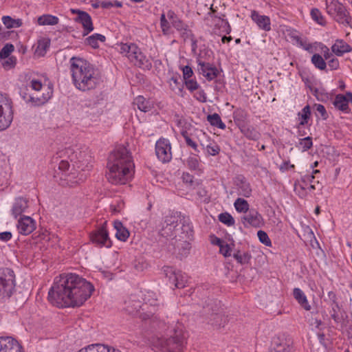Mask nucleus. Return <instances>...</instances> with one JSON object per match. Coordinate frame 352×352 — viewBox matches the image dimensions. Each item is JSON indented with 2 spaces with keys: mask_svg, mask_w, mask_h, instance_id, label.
Segmentation results:
<instances>
[{
  "mask_svg": "<svg viewBox=\"0 0 352 352\" xmlns=\"http://www.w3.org/2000/svg\"><path fill=\"white\" fill-rule=\"evenodd\" d=\"M94 291V285L79 275L61 274L50 289L48 298L58 307H80Z\"/></svg>",
  "mask_w": 352,
  "mask_h": 352,
  "instance_id": "1",
  "label": "nucleus"
},
{
  "mask_svg": "<svg viewBox=\"0 0 352 352\" xmlns=\"http://www.w3.org/2000/svg\"><path fill=\"white\" fill-rule=\"evenodd\" d=\"M133 166V163L129 151L124 146H119L109 155V172L106 177L112 184H124L131 177Z\"/></svg>",
  "mask_w": 352,
  "mask_h": 352,
  "instance_id": "2",
  "label": "nucleus"
},
{
  "mask_svg": "<svg viewBox=\"0 0 352 352\" xmlns=\"http://www.w3.org/2000/svg\"><path fill=\"white\" fill-rule=\"evenodd\" d=\"M70 63L73 82L78 89L88 91L98 86L100 82V78L89 63L76 57H72Z\"/></svg>",
  "mask_w": 352,
  "mask_h": 352,
  "instance_id": "3",
  "label": "nucleus"
},
{
  "mask_svg": "<svg viewBox=\"0 0 352 352\" xmlns=\"http://www.w3.org/2000/svg\"><path fill=\"white\" fill-rule=\"evenodd\" d=\"M185 336L183 327L177 324L168 330L166 336H154L151 344L157 352H183Z\"/></svg>",
  "mask_w": 352,
  "mask_h": 352,
  "instance_id": "4",
  "label": "nucleus"
},
{
  "mask_svg": "<svg viewBox=\"0 0 352 352\" xmlns=\"http://www.w3.org/2000/svg\"><path fill=\"white\" fill-rule=\"evenodd\" d=\"M180 218V212H175L165 217L164 222L162 228L159 232L160 236L164 238H171L170 245L173 248H170L169 251H172L173 254H177L178 249L177 244L178 241V232H179V221Z\"/></svg>",
  "mask_w": 352,
  "mask_h": 352,
  "instance_id": "5",
  "label": "nucleus"
},
{
  "mask_svg": "<svg viewBox=\"0 0 352 352\" xmlns=\"http://www.w3.org/2000/svg\"><path fill=\"white\" fill-rule=\"evenodd\" d=\"M178 228L179 232H178L179 243L177 244L178 249L177 255L185 256L188 254L190 248V244L188 241L192 240L194 233L193 227L190 219L180 214Z\"/></svg>",
  "mask_w": 352,
  "mask_h": 352,
  "instance_id": "6",
  "label": "nucleus"
},
{
  "mask_svg": "<svg viewBox=\"0 0 352 352\" xmlns=\"http://www.w3.org/2000/svg\"><path fill=\"white\" fill-rule=\"evenodd\" d=\"M15 274L10 268L0 269V300L9 298L16 291Z\"/></svg>",
  "mask_w": 352,
  "mask_h": 352,
  "instance_id": "7",
  "label": "nucleus"
},
{
  "mask_svg": "<svg viewBox=\"0 0 352 352\" xmlns=\"http://www.w3.org/2000/svg\"><path fill=\"white\" fill-rule=\"evenodd\" d=\"M326 10L336 21L344 25L350 24L351 18L345 6L338 0H326Z\"/></svg>",
  "mask_w": 352,
  "mask_h": 352,
  "instance_id": "8",
  "label": "nucleus"
},
{
  "mask_svg": "<svg viewBox=\"0 0 352 352\" xmlns=\"http://www.w3.org/2000/svg\"><path fill=\"white\" fill-rule=\"evenodd\" d=\"M13 103L11 99L0 94V131L8 129L13 120Z\"/></svg>",
  "mask_w": 352,
  "mask_h": 352,
  "instance_id": "9",
  "label": "nucleus"
},
{
  "mask_svg": "<svg viewBox=\"0 0 352 352\" xmlns=\"http://www.w3.org/2000/svg\"><path fill=\"white\" fill-rule=\"evenodd\" d=\"M162 270L170 285L179 289L186 287L188 280L187 276L185 274L182 273L181 271H176L170 266H164Z\"/></svg>",
  "mask_w": 352,
  "mask_h": 352,
  "instance_id": "10",
  "label": "nucleus"
},
{
  "mask_svg": "<svg viewBox=\"0 0 352 352\" xmlns=\"http://www.w3.org/2000/svg\"><path fill=\"white\" fill-rule=\"evenodd\" d=\"M155 153L162 163L169 162L172 159L170 142L165 138L159 139L155 144Z\"/></svg>",
  "mask_w": 352,
  "mask_h": 352,
  "instance_id": "11",
  "label": "nucleus"
},
{
  "mask_svg": "<svg viewBox=\"0 0 352 352\" xmlns=\"http://www.w3.org/2000/svg\"><path fill=\"white\" fill-rule=\"evenodd\" d=\"M107 222L105 221L100 228L94 231L90 238L94 243L102 247L105 246L110 248L111 246V241L109 237L108 232L106 229Z\"/></svg>",
  "mask_w": 352,
  "mask_h": 352,
  "instance_id": "12",
  "label": "nucleus"
},
{
  "mask_svg": "<svg viewBox=\"0 0 352 352\" xmlns=\"http://www.w3.org/2000/svg\"><path fill=\"white\" fill-rule=\"evenodd\" d=\"M0 352H24L19 342L12 337H0Z\"/></svg>",
  "mask_w": 352,
  "mask_h": 352,
  "instance_id": "13",
  "label": "nucleus"
},
{
  "mask_svg": "<svg viewBox=\"0 0 352 352\" xmlns=\"http://www.w3.org/2000/svg\"><path fill=\"white\" fill-rule=\"evenodd\" d=\"M17 228L19 232L23 235L32 233L35 229V223L32 218L23 216L18 221Z\"/></svg>",
  "mask_w": 352,
  "mask_h": 352,
  "instance_id": "14",
  "label": "nucleus"
},
{
  "mask_svg": "<svg viewBox=\"0 0 352 352\" xmlns=\"http://www.w3.org/2000/svg\"><path fill=\"white\" fill-rule=\"evenodd\" d=\"M198 65L199 72L205 76L208 80L214 79L219 74L217 68L209 63L199 61Z\"/></svg>",
  "mask_w": 352,
  "mask_h": 352,
  "instance_id": "15",
  "label": "nucleus"
},
{
  "mask_svg": "<svg viewBox=\"0 0 352 352\" xmlns=\"http://www.w3.org/2000/svg\"><path fill=\"white\" fill-rule=\"evenodd\" d=\"M243 216V223L245 226L247 222L250 226L255 228L260 227L263 223V217L259 212L255 209H251Z\"/></svg>",
  "mask_w": 352,
  "mask_h": 352,
  "instance_id": "16",
  "label": "nucleus"
},
{
  "mask_svg": "<svg viewBox=\"0 0 352 352\" xmlns=\"http://www.w3.org/2000/svg\"><path fill=\"white\" fill-rule=\"evenodd\" d=\"M76 22L80 23L83 27V36L93 31L94 25L91 16L86 12H78V16L76 18Z\"/></svg>",
  "mask_w": 352,
  "mask_h": 352,
  "instance_id": "17",
  "label": "nucleus"
},
{
  "mask_svg": "<svg viewBox=\"0 0 352 352\" xmlns=\"http://www.w3.org/2000/svg\"><path fill=\"white\" fill-rule=\"evenodd\" d=\"M251 19L256 23L259 28L265 31H270L271 30V22L269 16L261 15L257 11L252 10Z\"/></svg>",
  "mask_w": 352,
  "mask_h": 352,
  "instance_id": "18",
  "label": "nucleus"
},
{
  "mask_svg": "<svg viewBox=\"0 0 352 352\" xmlns=\"http://www.w3.org/2000/svg\"><path fill=\"white\" fill-rule=\"evenodd\" d=\"M270 352H293L290 344L283 338H274Z\"/></svg>",
  "mask_w": 352,
  "mask_h": 352,
  "instance_id": "19",
  "label": "nucleus"
},
{
  "mask_svg": "<svg viewBox=\"0 0 352 352\" xmlns=\"http://www.w3.org/2000/svg\"><path fill=\"white\" fill-rule=\"evenodd\" d=\"M28 208V200L23 197H19L15 199L12 209V215L16 218L21 215Z\"/></svg>",
  "mask_w": 352,
  "mask_h": 352,
  "instance_id": "20",
  "label": "nucleus"
},
{
  "mask_svg": "<svg viewBox=\"0 0 352 352\" xmlns=\"http://www.w3.org/2000/svg\"><path fill=\"white\" fill-rule=\"evenodd\" d=\"M241 132L248 139L252 140H257L260 138V133L249 123L242 125L239 128Z\"/></svg>",
  "mask_w": 352,
  "mask_h": 352,
  "instance_id": "21",
  "label": "nucleus"
},
{
  "mask_svg": "<svg viewBox=\"0 0 352 352\" xmlns=\"http://www.w3.org/2000/svg\"><path fill=\"white\" fill-rule=\"evenodd\" d=\"M138 49L139 47L134 43H121L120 45V53L126 56L130 61L135 57V54Z\"/></svg>",
  "mask_w": 352,
  "mask_h": 352,
  "instance_id": "22",
  "label": "nucleus"
},
{
  "mask_svg": "<svg viewBox=\"0 0 352 352\" xmlns=\"http://www.w3.org/2000/svg\"><path fill=\"white\" fill-rule=\"evenodd\" d=\"M248 114L247 111L241 108L236 109L233 113L234 122L239 128H241L242 125H245L248 123Z\"/></svg>",
  "mask_w": 352,
  "mask_h": 352,
  "instance_id": "23",
  "label": "nucleus"
},
{
  "mask_svg": "<svg viewBox=\"0 0 352 352\" xmlns=\"http://www.w3.org/2000/svg\"><path fill=\"white\" fill-rule=\"evenodd\" d=\"M349 99L346 95L338 94L336 95L335 100L333 101V105L338 109L344 111L349 112Z\"/></svg>",
  "mask_w": 352,
  "mask_h": 352,
  "instance_id": "24",
  "label": "nucleus"
},
{
  "mask_svg": "<svg viewBox=\"0 0 352 352\" xmlns=\"http://www.w3.org/2000/svg\"><path fill=\"white\" fill-rule=\"evenodd\" d=\"M113 226L116 230V238L120 241H126L129 236V232L123 226L122 223L118 220L115 221Z\"/></svg>",
  "mask_w": 352,
  "mask_h": 352,
  "instance_id": "25",
  "label": "nucleus"
},
{
  "mask_svg": "<svg viewBox=\"0 0 352 352\" xmlns=\"http://www.w3.org/2000/svg\"><path fill=\"white\" fill-rule=\"evenodd\" d=\"M331 50L337 56H341L344 53L350 52L352 50V47L342 41H337L332 45Z\"/></svg>",
  "mask_w": 352,
  "mask_h": 352,
  "instance_id": "26",
  "label": "nucleus"
},
{
  "mask_svg": "<svg viewBox=\"0 0 352 352\" xmlns=\"http://www.w3.org/2000/svg\"><path fill=\"white\" fill-rule=\"evenodd\" d=\"M239 194L245 197H249L251 195L252 188L250 184L243 178H238L236 182Z\"/></svg>",
  "mask_w": 352,
  "mask_h": 352,
  "instance_id": "27",
  "label": "nucleus"
},
{
  "mask_svg": "<svg viewBox=\"0 0 352 352\" xmlns=\"http://www.w3.org/2000/svg\"><path fill=\"white\" fill-rule=\"evenodd\" d=\"M293 295L294 298L305 310L309 311L311 309V306L308 303L307 297L300 289L294 288Z\"/></svg>",
  "mask_w": 352,
  "mask_h": 352,
  "instance_id": "28",
  "label": "nucleus"
},
{
  "mask_svg": "<svg viewBox=\"0 0 352 352\" xmlns=\"http://www.w3.org/2000/svg\"><path fill=\"white\" fill-rule=\"evenodd\" d=\"M39 25H54L58 23L59 19L57 16L51 14H43L38 18Z\"/></svg>",
  "mask_w": 352,
  "mask_h": 352,
  "instance_id": "29",
  "label": "nucleus"
},
{
  "mask_svg": "<svg viewBox=\"0 0 352 352\" xmlns=\"http://www.w3.org/2000/svg\"><path fill=\"white\" fill-rule=\"evenodd\" d=\"M298 116L300 118V122L298 123V127H301L307 124L311 117V108L309 104L306 105L300 112L298 113Z\"/></svg>",
  "mask_w": 352,
  "mask_h": 352,
  "instance_id": "30",
  "label": "nucleus"
},
{
  "mask_svg": "<svg viewBox=\"0 0 352 352\" xmlns=\"http://www.w3.org/2000/svg\"><path fill=\"white\" fill-rule=\"evenodd\" d=\"M134 103L137 104L138 108L143 112H148L153 107L151 102L142 96H138L135 99Z\"/></svg>",
  "mask_w": 352,
  "mask_h": 352,
  "instance_id": "31",
  "label": "nucleus"
},
{
  "mask_svg": "<svg viewBox=\"0 0 352 352\" xmlns=\"http://www.w3.org/2000/svg\"><path fill=\"white\" fill-rule=\"evenodd\" d=\"M105 36L100 34H94L89 36L85 39V43L88 45L91 46L93 48L96 49L99 47L98 41L101 42L105 41Z\"/></svg>",
  "mask_w": 352,
  "mask_h": 352,
  "instance_id": "32",
  "label": "nucleus"
},
{
  "mask_svg": "<svg viewBox=\"0 0 352 352\" xmlns=\"http://www.w3.org/2000/svg\"><path fill=\"white\" fill-rule=\"evenodd\" d=\"M81 352H110V348L107 345L95 344L81 349Z\"/></svg>",
  "mask_w": 352,
  "mask_h": 352,
  "instance_id": "33",
  "label": "nucleus"
},
{
  "mask_svg": "<svg viewBox=\"0 0 352 352\" xmlns=\"http://www.w3.org/2000/svg\"><path fill=\"white\" fill-rule=\"evenodd\" d=\"M208 121L212 126H217L221 129H226V124L222 122L221 117L218 113H213L208 115L207 117Z\"/></svg>",
  "mask_w": 352,
  "mask_h": 352,
  "instance_id": "34",
  "label": "nucleus"
},
{
  "mask_svg": "<svg viewBox=\"0 0 352 352\" xmlns=\"http://www.w3.org/2000/svg\"><path fill=\"white\" fill-rule=\"evenodd\" d=\"M2 21L7 28H19L23 24L21 19H14L10 16H3Z\"/></svg>",
  "mask_w": 352,
  "mask_h": 352,
  "instance_id": "35",
  "label": "nucleus"
},
{
  "mask_svg": "<svg viewBox=\"0 0 352 352\" xmlns=\"http://www.w3.org/2000/svg\"><path fill=\"white\" fill-rule=\"evenodd\" d=\"M311 62L314 66L320 69L325 70L327 68V63L324 58L318 54H314L311 57Z\"/></svg>",
  "mask_w": 352,
  "mask_h": 352,
  "instance_id": "36",
  "label": "nucleus"
},
{
  "mask_svg": "<svg viewBox=\"0 0 352 352\" xmlns=\"http://www.w3.org/2000/svg\"><path fill=\"white\" fill-rule=\"evenodd\" d=\"M177 77H172L170 80V86L171 89L177 94L183 96V84H181Z\"/></svg>",
  "mask_w": 352,
  "mask_h": 352,
  "instance_id": "37",
  "label": "nucleus"
},
{
  "mask_svg": "<svg viewBox=\"0 0 352 352\" xmlns=\"http://www.w3.org/2000/svg\"><path fill=\"white\" fill-rule=\"evenodd\" d=\"M233 256L241 265L248 263L251 258V255L248 252L241 253L239 250L233 254Z\"/></svg>",
  "mask_w": 352,
  "mask_h": 352,
  "instance_id": "38",
  "label": "nucleus"
},
{
  "mask_svg": "<svg viewBox=\"0 0 352 352\" xmlns=\"http://www.w3.org/2000/svg\"><path fill=\"white\" fill-rule=\"evenodd\" d=\"M236 210L239 212H247L249 210V204L246 200L238 198L234 202Z\"/></svg>",
  "mask_w": 352,
  "mask_h": 352,
  "instance_id": "39",
  "label": "nucleus"
},
{
  "mask_svg": "<svg viewBox=\"0 0 352 352\" xmlns=\"http://www.w3.org/2000/svg\"><path fill=\"white\" fill-rule=\"evenodd\" d=\"M339 310L340 307L338 303L332 305V313L331 314V317L335 321L336 323L342 324L344 320L342 316L339 315L338 312Z\"/></svg>",
  "mask_w": 352,
  "mask_h": 352,
  "instance_id": "40",
  "label": "nucleus"
},
{
  "mask_svg": "<svg viewBox=\"0 0 352 352\" xmlns=\"http://www.w3.org/2000/svg\"><path fill=\"white\" fill-rule=\"evenodd\" d=\"M311 18L316 22H317L318 24H320L321 25H325V23H326L325 20H324L323 16L322 15L320 11L318 9L313 8L311 10Z\"/></svg>",
  "mask_w": 352,
  "mask_h": 352,
  "instance_id": "41",
  "label": "nucleus"
},
{
  "mask_svg": "<svg viewBox=\"0 0 352 352\" xmlns=\"http://www.w3.org/2000/svg\"><path fill=\"white\" fill-rule=\"evenodd\" d=\"M50 41L47 38H42L38 40L36 51L42 55L46 52L47 49L50 47Z\"/></svg>",
  "mask_w": 352,
  "mask_h": 352,
  "instance_id": "42",
  "label": "nucleus"
},
{
  "mask_svg": "<svg viewBox=\"0 0 352 352\" xmlns=\"http://www.w3.org/2000/svg\"><path fill=\"white\" fill-rule=\"evenodd\" d=\"M51 96L47 94V96H43L41 98L39 97H33L31 96H29L28 102H31L35 106H39L41 104H45L50 98Z\"/></svg>",
  "mask_w": 352,
  "mask_h": 352,
  "instance_id": "43",
  "label": "nucleus"
},
{
  "mask_svg": "<svg viewBox=\"0 0 352 352\" xmlns=\"http://www.w3.org/2000/svg\"><path fill=\"white\" fill-rule=\"evenodd\" d=\"M126 311L131 314H133L135 313H137L140 311V309L142 308V305L140 302H135L133 303V301L129 300V302H126Z\"/></svg>",
  "mask_w": 352,
  "mask_h": 352,
  "instance_id": "44",
  "label": "nucleus"
},
{
  "mask_svg": "<svg viewBox=\"0 0 352 352\" xmlns=\"http://www.w3.org/2000/svg\"><path fill=\"white\" fill-rule=\"evenodd\" d=\"M219 220L221 223L227 225L228 226H231L234 224V218L232 217V216L231 214H230L228 212L221 213L219 215Z\"/></svg>",
  "mask_w": 352,
  "mask_h": 352,
  "instance_id": "45",
  "label": "nucleus"
},
{
  "mask_svg": "<svg viewBox=\"0 0 352 352\" xmlns=\"http://www.w3.org/2000/svg\"><path fill=\"white\" fill-rule=\"evenodd\" d=\"M14 47L12 44H6L0 51V58L6 59V58L9 57L10 54L14 51Z\"/></svg>",
  "mask_w": 352,
  "mask_h": 352,
  "instance_id": "46",
  "label": "nucleus"
},
{
  "mask_svg": "<svg viewBox=\"0 0 352 352\" xmlns=\"http://www.w3.org/2000/svg\"><path fill=\"white\" fill-rule=\"evenodd\" d=\"M160 26L162 28V31L163 34L168 35L170 33V26L169 25V22L166 19L165 14H162L160 16Z\"/></svg>",
  "mask_w": 352,
  "mask_h": 352,
  "instance_id": "47",
  "label": "nucleus"
},
{
  "mask_svg": "<svg viewBox=\"0 0 352 352\" xmlns=\"http://www.w3.org/2000/svg\"><path fill=\"white\" fill-rule=\"evenodd\" d=\"M142 58L139 63L136 66L143 69L150 70L152 68V63L151 61L146 58V56L144 54V56H140Z\"/></svg>",
  "mask_w": 352,
  "mask_h": 352,
  "instance_id": "48",
  "label": "nucleus"
},
{
  "mask_svg": "<svg viewBox=\"0 0 352 352\" xmlns=\"http://www.w3.org/2000/svg\"><path fill=\"white\" fill-rule=\"evenodd\" d=\"M75 178V173H71L69 174L63 173L61 175V179L66 181L67 185L69 186H73L78 183V180H74Z\"/></svg>",
  "mask_w": 352,
  "mask_h": 352,
  "instance_id": "49",
  "label": "nucleus"
},
{
  "mask_svg": "<svg viewBox=\"0 0 352 352\" xmlns=\"http://www.w3.org/2000/svg\"><path fill=\"white\" fill-rule=\"evenodd\" d=\"M299 144L304 151L310 149L313 146L312 138L309 136L300 140Z\"/></svg>",
  "mask_w": 352,
  "mask_h": 352,
  "instance_id": "50",
  "label": "nucleus"
},
{
  "mask_svg": "<svg viewBox=\"0 0 352 352\" xmlns=\"http://www.w3.org/2000/svg\"><path fill=\"white\" fill-rule=\"evenodd\" d=\"M294 190L302 198L306 197L307 194V188L300 182H295Z\"/></svg>",
  "mask_w": 352,
  "mask_h": 352,
  "instance_id": "51",
  "label": "nucleus"
},
{
  "mask_svg": "<svg viewBox=\"0 0 352 352\" xmlns=\"http://www.w3.org/2000/svg\"><path fill=\"white\" fill-rule=\"evenodd\" d=\"M257 236L259 241L265 245L266 246L270 247L272 245L271 240L270 239L267 234L263 230H259L257 232Z\"/></svg>",
  "mask_w": 352,
  "mask_h": 352,
  "instance_id": "52",
  "label": "nucleus"
},
{
  "mask_svg": "<svg viewBox=\"0 0 352 352\" xmlns=\"http://www.w3.org/2000/svg\"><path fill=\"white\" fill-rule=\"evenodd\" d=\"M16 63V58L14 56H9L2 62V65L4 69H10L14 67Z\"/></svg>",
  "mask_w": 352,
  "mask_h": 352,
  "instance_id": "53",
  "label": "nucleus"
},
{
  "mask_svg": "<svg viewBox=\"0 0 352 352\" xmlns=\"http://www.w3.org/2000/svg\"><path fill=\"white\" fill-rule=\"evenodd\" d=\"M171 24L178 32L186 30V28L188 26L179 18H175V20L171 22Z\"/></svg>",
  "mask_w": 352,
  "mask_h": 352,
  "instance_id": "54",
  "label": "nucleus"
},
{
  "mask_svg": "<svg viewBox=\"0 0 352 352\" xmlns=\"http://www.w3.org/2000/svg\"><path fill=\"white\" fill-rule=\"evenodd\" d=\"M184 84H185L186 88L190 92H192L199 88V84L197 83V82L195 80H193V79L185 80Z\"/></svg>",
  "mask_w": 352,
  "mask_h": 352,
  "instance_id": "55",
  "label": "nucleus"
},
{
  "mask_svg": "<svg viewBox=\"0 0 352 352\" xmlns=\"http://www.w3.org/2000/svg\"><path fill=\"white\" fill-rule=\"evenodd\" d=\"M216 321H214L212 324L219 327H224L227 321L226 317L220 314H216L214 318Z\"/></svg>",
  "mask_w": 352,
  "mask_h": 352,
  "instance_id": "56",
  "label": "nucleus"
},
{
  "mask_svg": "<svg viewBox=\"0 0 352 352\" xmlns=\"http://www.w3.org/2000/svg\"><path fill=\"white\" fill-rule=\"evenodd\" d=\"M206 151L209 155L214 156L219 154L220 148L215 144H210L206 146Z\"/></svg>",
  "mask_w": 352,
  "mask_h": 352,
  "instance_id": "57",
  "label": "nucleus"
},
{
  "mask_svg": "<svg viewBox=\"0 0 352 352\" xmlns=\"http://www.w3.org/2000/svg\"><path fill=\"white\" fill-rule=\"evenodd\" d=\"M199 161L195 157H190L187 160V165L191 170H196L199 167Z\"/></svg>",
  "mask_w": 352,
  "mask_h": 352,
  "instance_id": "58",
  "label": "nucleus"
},
{
  "mask_svg": "<svg viewBox=\"0 0 352 352\" xmlns=\"http://www.w3.org/2000/svg\"><path fill=\"white\" fill-rule=\"evenodd\" d=\"M183 182L190 186H193L195 184L194 177L188 173H184L182 175Z\"/></svg>",
  "mask_w": 352,
  "mask_h": 352,
  "instance_id": "59",
  "label": "nucleus"
},
{
  "mask_svg": "<svg viewBox=\"0 0 352 352\" xmlns=\"http://www.w3.org/2000/svg\"><path fill=\"white\" fill-rule=\"evenodd\" d=\"M60 153H61V155H67L69 158V160L72 162H74L76 159V154L74 153V152L73 151V149L71 148H65V150L62 151L60 152Z\"/></svg>",
  "mask_w": 352,
  "mask_h": 352,
  "instance_id": "60",
  "label": "nucleus"
},
{
  "mask_svg": "<svg viewBox=\"0 0 352 352\" xmlns=\"http://www.w3.org/2000/svg\"><path fill=\"white\" fill-rule=\"evenodd\" d=\"M182 72H183V78H184V80H187V79H190V78H191L192 76L193 75V71H192V68L188 65L184 66L182 68Z\"/></svg>",
  "mask_w": 352,
  "mask_h": 352,
  "instance_id": "61",
  "label": "nucleus"
},
{
  "mask_svg": "<svg viewBox=\"0 0 352 352\" xmlns=\"http://www.w3.org/2000/svg\"><path fill=\"white\" fill-rule=\"evenodd\" d=\"M182 38L186 41L187 39H190L194 36V34L189 28H186V30L180 31Z\"/></svg>",
  "mask_w": 352,
  "mask_h": 352,
  "instance_id": "62",
  "label": "nucleus"
},
{
  "mask_svg": "<svg viewBox=\"0 0 352 352\" xmlns=\"http://www.w3.org/2000/svg\"><path fill=\"white\" fill-rule=\"evenodd\" d=\"M297 43L305 50L310 51L312 49V45L307 43L306 41H302L299 36L294 37Z\"/></svg>",
  "mask_w": 352,
  "mask_h": 352,
  "instance_id": "63",
  "label": "nucleus"
},
{
  "mask_svg": "<svg viewBox=\"0 0 352 352\" xmlns=\"http://www.w3.org/2000/svg\"><path fill=\"white\" fill-rule=\"evenodd\" d=\"M220 252L226 257L231 256V248L228 244L220 245Z\"/></svg>",
  "mask_w": 352,
  "mask_h": 352,
  "instance_id": "64",
  "label": "nucleus"
}]
</instances>
